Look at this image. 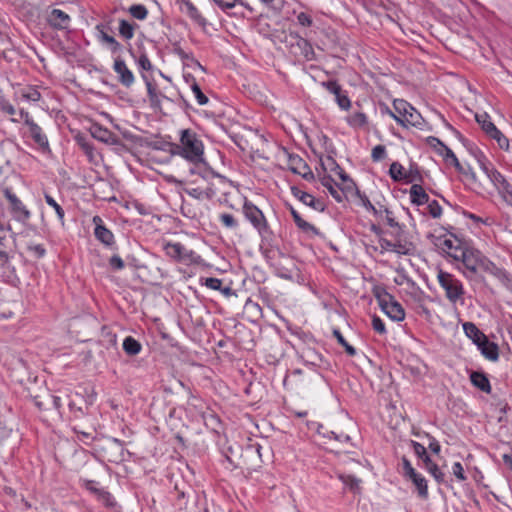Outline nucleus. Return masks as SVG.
Segmentation results:
<instances>
[{
    "instance_id": "obj_61",
    "label": "nucleus",
    "mask_w": 512,
    "mask_h": 512,
    "mask_svg": "<svg viewBox=\"0 0 512 512\" xmlns=\"http://www.w3.org/2000/svg\"><path fill=\"white\" fill-rule=\"evenodd\" d=\"M411 446H412V448H413V450H414V453H415L419 458H421L422 456H424L425 454H427L426 448H425L422 444H420V443H418V442H416V441H411Z\"/></svg>"
},
{
    "instance_id": "obj_53",
    "label": "nucleus",
    "mask_w": 512,
    "mask_h": 512,
    "mask_svg": "<svg viewBox=\"0 0 512 512\" xmlns=\"http://www.w3.org/2000/svg\"><path fill=\"white\" fill-rule=\"evenodd\" d=\"M384 213L385 215L383 216L386 223L390 226V227H396V228H400L398 222L395 220V217L393 216V212L390 211L388 208H384Z\"/></svg>"
},
{
    "instance_id": "obj_23",
    "label": "nucleus",
    "mask_w": 512,
    "mask_h": 512,
    "mask_svg": "<svg viewBox=\"0 0 512 512\" xmlns=\"http://www.w3.org/2000/svg\"><path fill=\"white\" fill-rule=\"evenodd\" d=\"M463 330L468 338H470L476 345L482 340H485L486 336L478 329V327L472 322H465L463 324Z\"/></svg>"
},
{
    "instance_id": "obj_51",
    "label": "nucleus",
    "mask_w": 512,
    "mask_h": 512,
    "mask_svg": "<svg viewBox=\"0 0 512 512\" xmlns=\"http://www.w3.org/2000/svg\"><path fill=\"white\" fill-rule=\"evenodd\" d=\"M220 220L228 228H235V227H237V221L235 220V218L231 214H227V213L221 214L220 215Z\"/></svg>"
},
{
    "instance_id": "obj_4",
    "label": "nucleus",
    "mask_w": 512,
    "mask_h": 512,
    "mask_svg": "<svg viewBox=\"0 0 512 512\" xmlns=\"http://www.w3.org/2000/svg\"><path fill=\"white\" fill-rule=\"evenodd\" d=\"M438 281L440 286L445 290V295L451 303L461 300L464 295V288L460 280L454 275L442 270L438 273Z\"/></svg>"
},
{
    "instance_id": "obj_63",
    "label": "nucleus",
    "mask_w": 512,
    "mask_h": 512,
    "mask_svg": "<svg viewBox=\"0 0 512 512\" xmlns=\"http://www.w3.org/2000/svg\"><path fill=\"white\" fill-rule=\"evenodd\" d=\"M223 10L235 7L237 0H213Z\"/></svg>"
},
{
    "instance_id": "obj_64",
    "label": "nucleus",
    "mask_w": 512,
    "mask_h": 512,
    "mask_svg": "<svg viewBox=\"0 0 512 512\" xmlns=\"http://www.w3.org/2000/svg\"><path fill=\"white\" fill-rule=\"evenodd\" d=\"M381 247L387 251L396 253V244H395L394 240L382 239Z\"/></svg>"
},
{
    "instance_id": "obj_1",
    "label": "nucleus",
    "mask_w": 512,
    "mask_h": 512,
    "mask_svg": "<svg viewBox=\"0 0 512 512\" xmlns=\"http://www.w3.org/2000/svg\"><path fill=\"white\" fill-rule=\"evenodd\" d=\"M174 154H179L195 165L203 163L204 146L197 134L191 129L180 132V144L175 146Z\"/></svg>"
},
{
    "instance_id": "obj_44",
    "label": "nucleus",
    "mask_w": 512,
    "mask_h": 512,
    "mask_svg": "<svg viewBox=\"0 0 512 512\" xmlns=\"http://www.w3.org/2000/svg\"><path fill=\"white\" fill-rule=\"evenodd\" d=\"M335 100L339 107L343 110H348L351 106L350 99L346 94L343 93L342 90L339 92V94H335Z\"/></svg>"
},
{
    "instance_id": "obj_33",
    "label": "nucleus",
    "mask_w": 512,
    "mask_h": 512,
    "mask_svg": "<svg viewBox=\"0 0 512 512\" xmlns=\"http://www.w3.org/2000/svg\"><path fill=\"white\" fill-rule=\"evenodd\" d=\"M347 121L350 126L360 128L367 124V117L362 112H355L348 117Z\"/></svg>"
},
{
    "instance_id": "obj_6",
    "label": "nucleus",
    "mask_w": 512,
    "mask_h": 512,
    "mask_svg": "<svg viewBox=\"0 0 512 512\" xmlns=\"http://www.w3.org/2000/svg\"><path fill=\"white\" fill-rule=\"evenodd\" d=\"M453 258L455 260H461L465 268L472 274H478L484 256L476 249L465 248L461 253H454Z\"/></svg>"
},
{
    "instance_id": "obj_36",
    "label": "nucleus",
    "mask_w": 512,
    "mask_h": 512,
    "mask_svg": "<svg viewBox=\"0 0 512 512\" xmlns=\"http://www.w3.org/2000/svg\"><path fill=\"white\" fill-rule=\"evenodd\" d=\"M333 334L334 336L336 337L338 343L340 345H342L346 351V353L349 355V356H354L356 355V349L351 346L346 340L345 338L343 337V335L341 334V332L339 330H334L333 331Z\"/></svg>"
},
{
    "instance_id": "obj_14",
    "label": "nucleus",
    "mask_w": 512,
    "mask_h": 512,
    "mask_svg": "<svg viewBox=\"0 0 512 512\" xmlns=\"http://www.w3.org/2000/svg\"><path fill=\"white\" fill-rule=\"evenodd\" d=\"M28 129H29L30 137L38 145V147L43 152L50 151L48 138L43 133L41 127L34 122V123H29Z\"/></svg>"
},
{
    "instance_id": "obj_39",
    "label": "nucleus",
    "mask_w": 512,
    "mask_h": 512,
    "mask_svg": "<svg viewBox=\"0 0 512 512\" xmlns=\"http://www.w3.org/2000/svg\"><path fill=\"white\" fill-rule=\"evenodd\" d=\"M95 484L96 483L94 481L89 480V481L85 482V487L88 490L92 491L93 493L97 494L100 499H102L104 501H108L110 499V494L106 491L96 488Z\"/></svg>"
},
{
    "instance_id": "obj_37",
    "label": "nucleus",
    "mask_w": 512,
    "mask_h": 512,
    "mask_svg": "<svg viewBox=\"0 0 512 512\" xmlns=\"http://www.w3.org/2000/svg\"><path fill=\"white\" fill-rule=\"evenodd\" d=\"M421 180L422 177L418 167L416 165L410 164L409 169L406 170V177L404 178V181L412 183Z\"/></svg>"
},
{
    "instance_id": "obj_19",
    "label": "nucleus",
    "mask_w": 512,
    "mask_h": 512,
    "mask_svg": "<svg viewBox=\"0 0 512 512\" xmlns=\"http://www.w3.org/2000/svg\"><path fill=\"white\" fill-rule=\"evenodd\" d=\"M471 383L485 393L491 392V385L487 376L482 372L473 371L470 374Z\"/></svg>"
},
{
    "instance_id": "obj_41",
    "label": "nucleus",
    "mask_w": 512,
    "mask_h": 512,
    "mask_svg": "<svg viewBox=\"0 0 512 512\" xmlns=\"http://www.w3.org/2000/svg\"><path fill=\"white\" fill-rule=\"evenodd\" d=\"M296 225L300 230H302L305 233H309V234H313V235L319 234L318 229L315 226H313L312 224H310L309 222L305 221L304 219H301L300 221H298L296 223Z\"/></svg>"
},
{
    "instance_id": "obj_10",
    "label": "nucleus",
    "mask_w": 512,
    "mask_h": 512,
    "mask_svg": "<svg viewBox=\"0 0 512 512\" xmlns=\"http://www.w3.org/2000/svg\"><path fill=\"white\" fill-rule=\"evenodd\" d=\"M91 136L103 143L116 145L119 143L118 137L111 132L109 129L100 126L99 124H93L90 127Z\"/></svg>"
},
{
    "instance_id": "obj_18",
    "label": "nucleus",
    "mask_w": 512,
    "mask_h": 512,
    "mask_svg": "<svg viewBox=\"0 0 512 512\" xmlns=\"http://www.w3.org/2000/svg\"><path fill=\"white\" fill-rule=\"evenodd\" d=\"M478 348L480 349L481 353L489 360L496 361L499 357L498 353V346L490 342L487 337L485 340H482L480 343H478Z\"/></svg>"
},
{
    "instance_id": "obj_28",
    "label": "nucleus",
    "mask_w": 512,
    "mask_h": 512,
    "mask_svg": "<svg viewBox=\"0 0 512 512\" xmlns=\"http://www.w3.org/2000/svg\"><path fill=\"white\" fill-rule=\"evenodd\" d=\"M476 121L481 125V128L486 132L487 135L497 133V127L490 121L488 114H476Z\"/></svg>"
},
{
    "instance_id": "obj_57",
    "label": "nucleus",
    "mask_w": 512,
    "mask_h": 512,
    "mask_svg": "<svg viewBox=\"0 0 512 512\" xmlns=\"http://www.w3.org/2000/svg\"><path fill=\"white\" fill-rule=\"evenodd\" d=\"M176 54L182 59V60H191L195 66L199 67L200 69L203 70V67L201 66V64L195 60L193 57H191L189 54H187L183 49L181 48H177L176 49Z\"/></svg>"
},
{
    "instance_id": "obj_13",
    "label": "nucleus",
    "mask_w": 512,
    "mask_h": 512,
    "mask_svg": "<svg viewBox=\"0 0 512 512\" xmlns=\"http://www.w3.org/2000/svg\"><path fill=\"white\" fill-rule=\"evenodd\" d=\"M48 23L56 29H66L70 24V17L60 9H53L47 16Z\"/></svg>"
},
{
    "instance_id": "obj_21",
    "label": "nucleus",
    "mask_w": 512,
    "mask_h": 512,
    "mask_svg": "<svg viewBox=\"0 0 512 512\" xmlns=\"http://www.w3.org/2000/svg\"><path fill=\"white\" fill-rule=\"evenodd\" d=\"M410 199L413 204L423 205L429 202V196L419 184H413L410 188Z\"/></svg>"
},
{
    "instance_id": "obj_27",
    "label": "nucleus",
    "mask_w": 512,
    "mask_h": 512,
    "mask_svg": "<svg viewBox=\"0 0 512 512\" xmlns=\"http://www.w3.org/2000/svg\"><path fill=\"white\" fill-rule=\"evenodd\" d=\"M482 169L497 189L506 181L504 176L493 167H488L483 164Z\"/></svg>"
},
{
    "instance_id": "obj_9",
    "label": "nucleus",
    "mask_w": 512,
    "mask_h": 512,
    "mask_svg": "<svg viewBox=\"0 0 512 512\" xmlns=\"http://www.w3.org/2000/svg\"><path fill=\"white\" fill-rule=\"evenodd\" d=\"M113 69L118 74V80L123 86L130 87L134 83V75L132 71L120 57H117L114 60Z\"/></svg>"
},
{
    "instance_id": "obj_25",
    "label": "nucleus",
    "mask_w": 512,
    "mask_h": 512,
    "mask_svg": "<svg viewBox=\"0 0 512 512\" xmlns=\"http://www.w3.org/2000/svg\"><path fill=\"white\" fill-rule=\"evenodd\" d=\"M184 192L197 200L212 199L216 194L212 187H207L206 189H201L199 187L185 188Z\"/></svg>"
},
{
    "instance_id": "obj_62",
    "label": "nucleus",
    "mask_w": 512,
    "mask_h": 512,
    "mask_svg": "<svg viewBox=\"0 0 512 512\" xmlns=\"http://www.w3.org/2000/svg\"><path fill=\"white\" fill-rule=\"evenodd\" d=\"M138 65L140 66L141 69L143 70H150L152 68V64L149 60V58L147 57V55L145 54H142L139 59H138Z\"/></svg>"
},
{
    "instance_id": "obj_30",
    "label": "nucleus",
    "mask_w": 512,
    "mask_h": 512,
    "mask_svg": "<svg viewBox=\"0 0 512 512\" xmlns=\"http://www.w3.org/2000/svg\"><path fill=\"white\" fill-rule=\"evenodd\" d=\"M411 481L415 485L418 495L421 498L426 499L428 496V487L426 479L421 474H418L416 477H413Z\"/></svg>"
},
{
    "instance_id": "obj_24",
    "label": "nucleus",
    "mask_w": 512,
    "mask_h": 512,
    "mask_svg": "<svg viewBox=\"0 0 512 512\" xmlns=\"http://www.w3.org/2000/svg\"><path fill=\"white\" fill-rule=\"evenodd\" d=\"M182 5L185 9L186 14L194 20L198 25L204 27L206 25V19L202 17L198 9L189 0H183Z\"/></svg>"
},
{
    "instance_id": "obj_3",
    "label": "nucleus",
    "mask_w": 512,
    "mask_h": 512,
    "mask_svg": "<svg viewBox=\"0 0 512 512\" xmlns=\"http://www.w3.org/2000/svg\"><path fill=\"white\" fill-rule=\"evenodd\" d=\"M393 107L397 112V122L404 127H420L422 124V117L415 108H413L405 100H395Z\"/></svg>"
},
{
    "instance_id": "obj_20",
    "label": "nucleus",
    "mask_w": 512,
    "mask_h": 512,
    "mask_svg": "<svg viewBox=\"0 0 512 512\" xmlns=\"http://www.w3.org/2000/svg\"><path fill=\"white\" fill-rule=\"evenodd\" d=\"M164 249L168 256L176 260H184L189 256V252L180 243H167Z\"/></svg>"
},
{
    "instance_id": "obj_40",
    "label": "nucleus",
    "mask_w": 512,
    "mask_h": 512,
    "mask_svg": "<svg viewBox=\"0 0 512 512\" xmlns=\"http://www.w3.org/2000/svg\"><path fill=\"white\" fill-rule=\"evenodd\" d=\"M146 86L151 104L153 106H158L160 103V99L158 93L156 92V88L148 80H146Z\"/></svg>"
},
{
    "instance_id": "obj_38",
    "label": "nucleus",
    "mask_w": 512,
    "mask_h": 512,
    "mask_svg": "<svg viewBox=\"0 0 512 512\" xmlns=\"http://www.w3.org/2000/svg\"><path fill=\"white\" fill-rule=\"evenodd\" d=\"M44 197L46 203L54 208L59 220L63 223L65 215L63 208L49 194H45Z\"/></svg>"
},
{
    "instance_id": "obj_2",
    "label": "nucleus",
    "mask_w": 512,
    "mask_h": 512,
    "mask_svg": "<svg viewBox=\"0 0 512 512\" xmlns=\"http://www.w3.org/2000/svg\"><path fill=\"white\" fill-rule=\"evenodd\" d=\"M373 292L380 308L389 318L394 321L404 320L405 311L402 305L397 302L391 294L381 287H376Z\"/></svg>"
},
{
    "instance_id": "obj_59",
    "label": "nucleus",
    "mask_w": 512,
    "mask_h": 512,
    "mask_svg": "<svg viewBox=\"0 0 512 512\" xmlns=\"http://www.w3.org/2000/svg\"><path fill=\"white\" fill-rule=\"evenodd\" d=\"M452 470H453V474L460 480V481H464L466 479L465 475H464V469L461 465V463L459 462H456L453 464V467H452Z\"/></svg>"
},
{
    "instance_id": "obj_60",
    "label": "nucleus",
    "mask_w": 512,
    "mask_h": 512,
    "mask_svg": "<svg viewBox=\"0 0 512 512\" xmlns=\"http://www.w3.org/2000/svg\"><path fill=\"white\" fill-rule=\"evenodd\" d=\"M297 21L300 25H302L304 27H308L312 24L311 17L304 12H301L297 15Z\"/></svg>"
},
{
    "instance_id": "obj_43",
    "label": "nucleus",
    "mask_w": 512,
    "mask_h": 512,
    "mask_svg": "<svg viewBox=\"0 0 512 512\" xmlns=\"http://www.w3.org/2000/svg\"><path fill=\"white\" fill-rule=\"evenodd\" d=\"M386 156V148L384 145H377L372 149L371 158L374 162L383 160Z\"/></svg>"
},
{
    "instance_id": "obj_22",
    "label": "nucleus",
    "mask_w": 512,
    "mask_h": 512,
    "mask_svg": "<svg viewBox=\"0 0 512 512\" xmlns=\"http://www.w3.org/2000/svg\"><path fill=\"white\" fill-rule=\"evenodd\" d=\"M486 272L499 279L505 278V272L484 256L480 264L479 273Z\"/></svg>"
},
{
    "instance_id": "obj_56",
    "label": "nucleus",
    "mask_w": 512,
    "mask_h": 512,
    "mask_svg": "<svg viewBox=\"0 0 512 512\" xmlns=\"http://www.w3.org/2000/svg\"><path fill=\"white\" fill-rule=\"evenodd\" d=\"M330 434L333 436V440L339 442L340 444H347L350 441V436L342 432L338 433L331 430Z\"/></svg>"
},
{
    "instance_id": "obj_34",
    "label": "nucleus",
    "mask_w": 512,
    "mask_h": 512,
    "mask_svg": "<svg viewBox=\"0 0 512 512\" xmlns=\"http://www.w3.org/2000/svg\"><path fill=\"white\" fill-rule=\"evenodd\" d=\"M128 12L137 20H144L148 15L147 8L142 4H134L130 6Z\"/></svg>"
},
{
    "instance_id": "obj_54",
    "label": "nucleus",
    "mask_w": 512,
    "mask_h": 512,
    "mask_svg": "<svg viewBox=\"0 0 512 512\" xmlns=\"http://www.w3.org/2000/svg\"><path fill=\"white\" fill-rule=\"evenodd\" d=\"M109 265L111 266L112 269L114 270H121L124 268V261L121 259L120 256L118 255H113L110 259H109Z\"/></svg>"
},
{
    "instance_id": "obj_12",
    "label": "nucleus",
    "mask_w": 512,
    "mask_h": 512,
    "mask_svg": "<svg viewBox=\"0 0 512 512\" xmlns=\"http://www.w3.org/2000/svg\"><path fill=\"white\" fill-rule=\"evenodd\" d=\"M394 242L396 244V253L399 255H413L416 247L412 241H410L404 232L399 228L395 234Z\"/></svg>"
},
{
    "instance_id": "obj_31",
    "label": "nucleus",
    "mask_w": 512,
    "mask_h": 512,
    "mask_svg": "<svg viewBox=\"0 0 512 512\" xmlns=\"http://www.w3.org/2000/svg\"><path fill=\"white\" fill-rule=\"evenodd\" d=\"M136 26V24L122 19L119 21V33L123 38L130 40L134 37V30Z\"/></svg>"
},
{
    "instance_id": "obj_11",
    "label": "nucleus",
    "mask_w": 512,
    "mask_h": 512,
    "mask_svg": "<svg viewBox=\"0 0 512 512\" xmlns=\"http://www.w3.org/2000/svg\"><path fill=\"white\" fill-rule=\"evenodd\" d=\"M436 245L445 253L453 258L454 253H461L464 251V247L460 240L455 237H439Z\"/></svg>"
},
{
    "instance_id": "obj_47",
    "label": "nucleus",
    "mask_w": 512,
    "mask_h": 512,
    "mask_svg": "<svg viewBox=\"0 0 512 512\" xmlns=\"http://www.w3.org/2000/svg\"><path fill=\"white\" fill-rule=\"evenodd\" d=\"M498 191L505 202L512 198V184L507 180L498 188Z\"/></svg>"
},
{
    "instance_id": "obj_52",
    "label": "nucleus",
    "mask_w": 512,
    "mask_h": 512,
    "mask_svg": "<svg viewBox=\"0 0 512 512\" xmlns=\"http://www.w3.org/2000/svg\"><path fill=\"white\" fill-rule=\"evenodd\" d=\"M372 327L379 334L386 333V328H385L383 321L381 320L380 317H378L376 315L373 316V318H372Z\"/></svg>"
},
{
    "instance_id": "obj_58",
    "label": "nucleus",
    "mask_w": 512,
    "mask_h": 512,
    "mask_svg": "<svg viewBox=\"0 0 512 512\" xmlns=\"http://www.w3.org/2000/svg\"><path fill=\"white\" fill-rule=\"evenodd\" d=\"M78 144L80 145V147L83 149V151L89 156V157H92L93 156V147L92 145L87 142L84 138H78Z\"/></svg>"
},
{
    "instance_id": "obj_32",
    "label": "nucleus",
    "mask_w": 512,
    "mask_h": 512,
    "mask_svg": "<svg viewBox=\"0 0 512 512\" xmlns=\"http://www.w3.org/2000/svg\"><path fill=\"white\" fill-rule=\"evenodd\" d=\"M389 173L394 181H402L406 177V169L398 162L390 165Z\"/></svg>"
},
{
    "instance_id": "obj_15",
    "label": "nucleus",
    "mask_w": 512,
    "mask_h": 512,
    "mask_svg": "<svg viewBox=\"0 0 512 512\" xmlns=\"http://www.w3.org/2000/svg\"><path fill=\"white\" fill-rule=\"evenodd\" d=\"M96 31L97 39L100 42L108 45L113 53H116L122 49V45L113 36L107 33L105 25L98 24L96 26Z\"/></svg>"
},
{
    "instance_id": "obj_45",
    "label": "nucleus",
    "mask_w": 512,
    "mask_h": 512,
    "mask_svg": "<svg viewBox=\"0 0 512 512\" xmlns=\"http://www.w3.org/2000/svg\"><path fill=\"white\" fill-rule=\"evenodd\" d=\"M339 479L347 486H349L351 489L358 488V484L360 482L359 479L354 477L353 475H346V474H340Z\"/></svg>"
},
{
    "instance_id": "obj_29",
    "label": "nucleus",
    "mask_w": 512,
    "mask_h": 512,
    "mask_svg": "<svg viewBox=\"0 0 512 512\" xmlns=\"http://www.w3.org/2000/svg\"><path fill=\"white\" fill-rule=\"evenodd\" d=\"M141 348V344L131 336L126 337L123 341V350L130 356L137 355Z\"/></svg>"
},
{
    "instance_id": "obj_42",
    "label": "nucleus",
    "mask_w": 512,
    "mask_h": 512,
    "mask_svg": "<svg viewBox=\"0 0 512 512\" xmlns=\"http://www.w3.org/2000/svg\"><path fill=\"white\" fill-rule=\"evenodd\" d=\"M443 158L447 163L453 165L458 171L462 170L460 162L458 161L456 155L451 149H446V154H444Z\"/></svg>"
},
{
    "instance_id": "obj_49",
    "label": "nucleus",
    "mask_w": 512,
    "mask_h": 512,
    "mask_svg": "<svg viewBox=\"0 0 512 512\" xmlns=\"http://www.w3.org/2000/svg\"><path fill=\"white\" fill-rule=\"evenodd\" d=\"M426 469L436 479V481H438V482L444 481V473L441 472L439 467L434 462L429 467H426Z\"/></svg>"
},
{
    "instance_id": "obj_55",
    "label": "nucleus",
    "mask_w": 512,
    "mask_h": 512,
    "mask_svg": "<svg viewBox=\"0 0 512 512\" xmlns=\"http://www.w3.org/2000/svg\"><path fill=\"white\" fill-rule=\"evenodd\" d=\"M204 284L210 289L219 290L222 286V280L210 277L205 279Z\"/></svg>"
},
{
    "instance_id": "obj_35",
    "label": "nucleus",
    "mask_w": 512,
    "mask_h": 512,
    "mask_svg": "<svg viewBox=\"0 0 512 512\" xmlns=\"http://www.w3.org/2000/svg\"><path fill=\"white\" fill-rule=\"evenodd\" d=\"M191 90L195 95V98L199 105H205L208 103V97L202 92L200 86L194 78H192Z\"/></svg>"
},
{
    "instance_id": "obj_7",
    "label": "nucleus",
    "mask_w": 512,
    "mask_h": 512,
    "mask_svg": "<svg viewBox=\"0 0 512 512\" xmlns=\"http://www.w3.org/2000/svg\"><path fill=\"white\" fill-rule=\"evenodd\" d=\"M4 195L6 199L9 201L11 213L14 219L25 224L31 216L30 211L26 208L22 201L9 189H6L4 191Z\"/></svg>"
},
{
    "instance_id": "obj_46",
    "label": "nucleus",
    "mask_w": 512,
    "mask_h": 512,
    "mask_svg": "<svg viewBox=\"0 0 512 512\" xmlns=\"http://www.w3.org/2000/svg\"><path fill=\"white\" fill-rule=\"evenodd\" d=\"M491 138L495 139L501 149L508 150L509 140L497 129V133H492Z\"/></svg>"
},
{
    "instance_id": "obj_48",
    "label": "nucleus",
    "mask_w": 512,
    "mask_h": 512,
    "mask_svg": "<svg viewBox=\"0 0 512 512\" xmlns=\"http://www.w3.org/2000/svg\"><path fill=\"white\" fill-rule=\"evenodd\" d=\"M427 208L433 218H439L442 214V208L436 200L428 202Z\"/></svg>"
},
{
    "instance_id": "obj_17",
    "label": "nucleus",
    "mask_w": 512,
    "mask_h": 512,
    "mask_svg": "<svg viewBox=\"0 0 512 512\" xmlns=\"http://www.w3.org/2000/svg\"><path fill=\"white\" fill-rule=\"evenodd\" d=\"M292 194L298 198L303 204L314 208L315 210H323V204L315 197L307 192L301 191L297 187L291 188Z\"/></svg>"
},
{
    "instance_id": "obj_5",
    "label": "nucleus",
    "mask_w": 512,
    "mask_h": 512,
    "mask_svg": "<svg viewBox=\"0 0 512 512\" xmlns=\"http://www.w3.org/2000/svg\"><path fill=\"white\" fill-rule=\"evenodd\" d=\"M243 213L261 237L265 238L270 234V228L267 220L263 212L257 206L249 201H245L243 205Z\"/></svg>"
},
{
    "instance_id": "obj_16",
    "label": "nucleus",
    "mask_w": 512,
    "mask_h": 512,
    "mask_svg": "<svg viewBox=\"0 0 512 512\" xmlns=\"http://www.w3.org/2000/svg\"><path fill=\"white\" fill-rule=\"evenodd\" d=\"M290 170L298 175H301L305 179H309L313 176L308 165L299 156H290L289 158Z\"/></svg>"
},
{
    "instance_id": "obj_8",
    "label": "nucleus",
    "mask_w": 512,
    "mask_h": 512,
    "mask_svg": "<svg viewBox=\"0 0 512 512\" xmlns=\"http://www.w3.org/2000/svg\"><path fill=\"white\" fill-rule=\"evenodd\" d=\"M94 228V235L97 240L103 243L105 246H112L115 243L113 233L104 226L103 220L100 216L95 215L92 219Z\"/></svg>"
},
{
    "instance_id": "obj_26",
    "label": "nucleus",
    "mask_w": 512,
    "mask_h": 512,
    "mask_svg": "<svg viewBox=\"0 0 512 512\" xmlns=\"http://www.w3.org/2000/svg\"><path fill=\"white\" fill-rule=\"evenodd\" d=\"M322 185L327 188L330 194L337 202H342L344 198L343 192L330 176H324L321 180Z\"/></svg>"
},
{
    "instance_id": "obj_50",
    "label": "nucleus",
    "mask_w": 512,
    "mask_h": 512,
    "mask_svg": "<svg viewBox=\"0 0 512 512\" xmlns=\"http://www.w3.org/2000/svg\"><path fill=\"white\" fill-rule=\"evenodd\" d=\"M321 85L333 95L339 94L342 90L341 86L336 81L322 82Z\"/></svg>"
}]
</instances>
